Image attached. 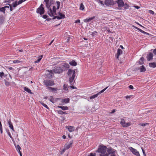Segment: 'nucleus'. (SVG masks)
I'll return each mask as SVG.
<instances>
[{"label": "nucleus", "mask_w": 156, "mask_h": 156, "mask_svg": "<svg viewBox=\"0 0 156 156\" xmlns=\"http://www.w3.org/2000/svg\"><path fill=\"white\" fill-rule=\"evenodd\" d=\"M107 147L103 145L99 146L98 149L96 151L97 152L100 153V156H108L107 154Z\"/></svg>", "instance_id": "obj_1"}, {"label": "nucleus", "mask_w": 156, "mask_h": 156, "mask_svg": "<svg viewBox=\"0 0 156 156\" xmlns=\"http://www.w3.org/2000/svg\"><path fill=\"white\" fill-rule=\"evenodd\" d=\"M48 14L51 17H52L54 16L57 15L56 12V7L55 6H53V10L51 8L49 9V10L48 11Z\"/></svg>", "instance_id": "obj_2"}, {"label": "nucleus", "mask_w": 156, "mask_h": 156, "mask_svg": "<svg viewBox=\"0 0 156 156\" xmlns=\"http://www.w3.org/2000/svg\"><path fill=\"white\" fill-rule=\"evenodd\" d=\"M43 83L48 88V87L54 85V83L53 80H44Z\"/></svg>", "instance_id": "obj_3"}, {"label": "nucleus", "mask_w": 156, "mask_h": 156, "mask_svg": "<svg viewBox=\"0 0 156 156\" xmlns=\"http://www.w3.org/2000/svg\"><path fill=\"white\" fill-rule=\"evenodd\" d=\"M61 65L59 67H55L54 69L51 70V71L54 72L55 73H60L63 72V70L62 69Z\"/></svg>", "instance_id": "obj_4"}, {"label": "nucleus", "mask_w": 156, "mask_h": 156, "mask_svg": "<svg viewBox=\"0 0 156 156\" xmlns=\"http://www.w3.org/2000/svg\"><path fill=\"white\" fill-rule=\"evenodd\" d=\"M44 5L41 4L39 8L37 9L36 12L40 14L41 15H42L44 12V8L43 7Z\"/></svg>", "instance_id": "obj_5"}, {"label": "nucleus", "mask_w": 156, "mask_h": 156, "mask_svg": "<svg viewBox=\"0 0 156 156\" xmlns=\"http://www.w3.org/2000/svg\"><path fill=\"white\" fill-rule=\"evenodd\" d=\"M108 87H107L105 89H103L102 90H101L100 92H99L97 94H94V95L91 96L90 98V99H93L95 98H96L97 97L98 95L100 94L101 93H103V92H104L108 88Z\"/></svg>", "instance_id": "obj_6"}, {"label": "nucleus", "mask_w": 156, "mask_h": 156, "mask_svg": "<svg viewBox=\"0 0 156 156\" xmlns=\"http://www.w3.org/2000/svg\"><path fill=\"white\" fill-rule=\"evenodd\" d=\"M105 4L108 6L113 5L115 4V1L113 0H105Z\"/></svg>", "instance_id": "obj_7"}, {"label": "nucleus", "mask_w": 156, "mask_h": 156, "mask_svg": "<svg viewBox=\"0 0 156 156\" xmlns=\"http://www.w3.org/2000/svg\"><path fill=\"white\" fill-rule=\"evenodd\" d=\"M130 150L132 153L136 156H140L139 152L138 151L136 150L133 148L132 147H130L129 148Z\"/></svg>", "instance_id": "obj_8"}, {"label": "nucleus", "mask_w": 156, "mask_h": 156, "mask_svg": "<svg viewBox=\"0 0 156 156\" xmlns=\"http://www.w3.org/2000/svg\"><path fill=\"white\" fill-rule=\"evenodd\" d=\"M75 71L70 69H68V75L69 76L73 77L75 76Z\"/></svg>", "instance_id": "obj_9"}, {"label": "nucleus", "mask_w": 156, "mask_h": 156, "mask_svg": "<svg viewBox=\"0 0 156 156\" xmlns=\"http://www.w3.org/2000/svg\"><path fill=\"white\" fill-rule=\"evenodd\" d=\"M121 124L123 127H127L130 125V123L129 122H126L124 119L121 120Z\"/></svg>", "instance_id": "obj_10"}, {"label": "nucleus", "mask_w": 156, "mask_h": 156, "mask_svg": "<svg viewBox=\"0 0 156 156\" xmlns=\"http://www.w3.org/2000/svg\"><path fill=\"white\" fill-rule=\"evenodd\" d=\"M61 67L62 68V69L63 70V72L65 70H66L68 69L69 66V65L67 63H64L61 65Z\"/></svg>", "instance_id": "obj_11"}, {"label": "nucleus", "mask_w": 156, "mask_h": 156, "mask_svg": "<svg viewBox=\"0 0 156 156\" xmlns=\"http://www.w3.org/2000/svg\"><path fill=\"white\" fill-rule=\"evenodd\" d=\"M107 154L108 156L110 154H114L115 152V150L111 147L107 148Z\"/></svg>", "instance_id": "obj_12"}, {"label": "nucleus", "mask_w": 156, "mask_h": 156, "mask_svg": "<svg viewBox=\"0 0 156 156\" xmlns=\"http://www.w3.org/2000/svg\"><path fill=\"white\" fill-rule=\"evenodd\" d=\"M47 72H48L46 74V75L48 78H50L53 77L54 73V72L51 71V70H47Z\"/></svg>", "instance_id": "obj_13"}, {"label": "nucleus", "mask_w": 156, "mask_h": 156, "mask_svg": "<svg viewBox=\"0 0 156 156\" xmlns=\"http://www.w3.org/2000/svg\"><path fill=\"white\" fill-rule=\"evenodd\" d=\"M115 2L117 3L118 7L119 8H121L124 5V2L123 0H118Z\"/></svg>", "instance_id": "obj_14"}, {"label": "nucleus", "mask_w": 156, "mask_h": 156, "mask_svg": "<svg viewBox=\"0 0 156 156\" xmlns=\"http://www.w3.org/2000/svg\"><path fill=\"white\" fill-rule=\"evenodd\" d=\"M58 14L60 16H55L53 19H55L56 18H57V19L58 20H60L61 19L64 18L65 17V15L63 14L62 13L59 12L58 13Z\"/></svg>", "instance_id": "obj_15"}, {"label": "nucleus", "mask_w": 156, "mask_h": 156, "mask_svg": "<svg viewBox=\"0 0 156 156\" xmlns=\"http://www.w3.org/2000/svg\"><path fill=\"white\" fill-rule=\"evenodd\" d=\"M66 128L70 132L74 131L75 128L73 126H66Z\"/></svg>", "instance_id": "obj_16"}, {"label": "nucleus", "mask_w": 156, "mask_h": 156, "mask_svg": "<svg viewBox=\"0 0 156 156\" xmlns=\"http://www.w3.org/2000/svg\"><path fill=\"white\" fill-rule=\"evenodd\" d=\"M153 54L152 52H149L147 56V60L148 61H150L153 59Z\"/></svg>", "instance_id": "obj_17"}, {"label": "nucleus", "mask_w": 156, "mask_h": 156, "mask_svg": "<svg viewBox=\"0 0 156 156\" xmlns=\"http://www.w3.org/2000/svg\"><path fill=\"white\" fill-rule=\"evenodd\" d=\"M73 143V141L72 140L69 142L67 144H66L65 146V147L66 149H68L72 147V144Z\"/></svg>", "instance_id": "obj_18"}, {"label": "nucleus", "mask_w": 156, "mask_h": 156, "mask_svg": "<svg viewBox=\"0 0 156 156\" xmlns=\"http://www.w3.org/2000/svg\"><path fill=\"white\" fill-rule=\"evenodd\" d=\"M122 53V51L121 49L119 48L117 50V53L116 55V58L119 59V56Z\"/></svg>", "instance_id": "obj_19"}, {"label": "nucleus", "mask_w": 156, "mask_h": 156, "mask_svg": "<svg viewBox=\"0 0 156 156\" xmlns=\"http://www.w3.org/2000/svg\"><path fill=\"white\" fill-rule=\"evenodd\" d=\"M75 76L70 77L69 78V83L71 85L74 84L75 83V80H74Z\"/></svg>", "instance_id": "obj_20"}, {"label": "nucleus", "mask_w": 156, "mask_h": 156, "mask_svg": "<svg viewBox=\"0 0 156 156\" xmlns=\"http://www.w3.org/2000/svg\"><path fill=\"white\" fill-rule=\"evenodd\" d=\"M8 123L9 125V127L12 129V131L13 132L15 131L14 129L13 128V126L12 125V122L11 121L9 120V121H8Z\"/></svg>", "instance_id": "obj_21"}, {"label": "nucleus", "mask_w": 156, "mask_h": 156, "mask_svg": "<svg viewBox=\"0 0 156 156\" xmlns=\"http://www.w3.org/2000/svg\"><path fill=\"white\" fill-rule=\"evenodd\" d=\"M70 99L69 98L62 99L61 102L63 103H68L69 102Z\"/></svg>", "instance_id": "obj_22"}, {"label": "nucleus", "mask_w": 156, "mask_h": 156, "mask_svg": "<svg viewBox=\"0 0 156 156\" xmlns=\"http://www.w3.org/2000/svg\"><path fill=\"white\" fill-rule=\"evenodd\" d=\"M95 18V16H93V17H90V18H87L86 19H84L83 20V21L84 22L87 23V22H89L90 21H91V20L94 19Z\"/></svg>", "instance_id": "obj_23"}, {"label": "nucleus", "mask_w": 156, "mask_h": 156, "mask_svg": "<svg viewBox=\"0 0 156 156\" xmlns=\"http://www.w3.org/2000/svg\"><path fill=\"white\" fill-rule=\"evenodd\" d=\"M140 72H145L146 70L145 67L143 65L140 67Z\"/></svg>", "instance_id": "obj_24"}, {"label": "nucleus", "mask_w": 156, "mask_h": 156, "mask_svg": "<svg viewBox=\"0 0 156 156\" xmlns=\"http://www.w3.org/2000/svg\"><path fill=\"white\" fill-rule=\"evenodd\" d=\"M69 63L72 66H76L77 65V62L74 60L70 61Z\"/></svg>", "instance_id": "obj_25"}, {"label": "nucleus", "mask_w": 156, "mask_h": 156, "mask_svg": "<svg viewBox=\"0 0 156 156\" xmlns=\"http://www.w3.org/2000/svg\"><path fill=\"white\" fill-rule=\"evenodd\" d=\"M24 90L30 94H33V93L31 92V90L29 88L25 87L24 88Z\"/></svg>", "instance_id": "obj_26"}, {"label": "nucleus", "mask_w": 156, "mask_h": 156, "mask_svg": "<svg viewBox=\"0 0 156 156\" xmlns=\"http://www.w3.org/2000/svg\"><path fill=\"white\" fill-rule=\"evenodd\" d=\"M149 65L150 67L154 68L156 67V63L154 62L150 63Z\"/></svg>", "instance_id": "obj_27"}, {"label": "nucleus", "mask_w": 156, "mask_h": 156, "mask_svg": "<svg viewBox=\"0 0 156 156\" xmlns=\"http://www.w3.org/2000/svg\"><path fill=\"white\" fill-rule=\"evenodd\" d=\"M47 89H49L50 91H57L58 89L57 88H54L50 87H48V88H47Z\"/></svg>", "instance_id": "obj_28"}, {"label": "nucleus", "mask_w": 156, "mask_h": 156, "mask_svg": "<svg viewBox=\"0 0 156 156\" xmlns=\"http://www.w3.org/2000/svg\"><path fill=\"white\" fill-rule=\"evenodd\" d=\"M42 57H43V56L42 55H41L39 56L38 57V59L37 60L35 61L34 62L36 63H38L39 62H40V61L41 60V59L42 58Z\"/></svg>", "instance_id": "obj_29"}, {"label": "nucleus", "mask_w": 156, "mask_h": 156, "mask_svg": "<svg viewBox=\"0 0 156 156\" xmlns=\"http://www.w3.org/2000/svg\"><path fill=\"white\" fill-rule=\"evenodd\" d=\"M15 147L16 149V150H17V152L18 153H20V152H21L20 151V150L21 149V148L20 147V145H17V146H16Z\"/></svg>", "instance_id": "obj_30"}, {"label": "nucleus", "mask_w": 156, "mask_h": 156, "mask_svg": "<svg viewBox=\"0 0 156 156\" xmlns=\"http://www.w3.org/2000/svg\"><path fill=\"white\" fill-rule=\"evenodd\" d=\"M58 113L59 114L63 115L66 114L67 113L66 112H64L62 110H59L58 111Z\"/></svg>", "instance_id": "obj_31"}, {"label": "nucleus", "mask_w": 156, "mask_h": 156, "mask_svg": "<svg viewBox=\"0 0 156 156\" xmlns=\"http://www.w3.org/2000/svg\"><path fill=\"white\" fill-rule=\"evenodd\" d=\"M17 1H16L15 2H13L12 3V6L14 8H15V7H16L18 5L17 4Z\"/></svg>", "instance_id": "obj_32"}, {"label": "nucleus", "mask_w": 156, "mask_h": 156, "mask_svg": "<svg viewBox=\"0 0 156 156\" xmlns=\"http://www.w3.org/2000/svg\"><path fill=\"white\" fill-rule=\"evenodd\" d=\"M140 60L142 62H140V61L139 62V63L140 65H141L143 64V62L144 60V58L142 57H141L140 59Z\"/></svg>", "instance_id": "obj_33"}, {"label": "nucleus", "mask_w": 156, "mask_h": 156, "mask_svg": "<svg viewBox=\"0 0 156 156\" xmlns=\"http://www.w3.org/2000/svg\"><path fill=\"white\" fill-rule=\"evenodd\" d=\"M84 9V6L83 3H81L80 5V9L83 11Z\"/></svg>", "instance_id": "obj_34"}, {"label": "nucleus", "mask_w": 156, "mask_h": 156, "mask_svg": "<svg viewBox=\"0 0 156 156\" xmlns=\"http://www.w3.org/2000/svg\"><path fill=\"white\" fill-rule=\"evenodd\" d=\"M68 85L67 84H64L63 85V89L66 90H68Z\"/></svg>", "instance_id": "obj_35"}, {"label": "nucleus", "mask_w": 156, "mask_h": 156, "mask_svg": "<svg viewBox=\"0 0 156 156\" xmlns=\"http://www.w3.org/2000/svg\"><path fill=\"white\" fill-rule=\"evenodd\" d=\"M54 98H53V96H51L50 97L49 100L52 103H54Z\"/></svg>", "instance_id": "obj_36"}, {"label": "nucleus", "mask_w": 156, "mask_h": 156, "mask_svg": "<svg viewBox=\"0 0 156 156\" xmlns=\"http://www.w3.org/2000/svg\"><path fill=\"white\" fill-rule=\"evenodd\" d=\"M136 29L139 30L140 32H141L142 33H143V34H145L147 33L146 32L142 30L141 29L138 28L136 27Z\"/></svg>", "instance_id": "obj_37"}, {"label": "nucleus", "mask_w": 156, "mask_h": 156, "mask_svg": "<svg viewBox=\"0 0 156 156\" xmlns=\"http://www.w3.org/2000/svg\"><path fill=\"white\" fill-rule=\"evenodd\" d=\"M5 9L4 7H2V8H0V11L3 12L4 13H5Z\"/></svg>", "instance_id": "obj_38"}, {"label": "nucleus", "mask_w": 156, "mask_h": 156, "mask_svg": "<svg viewBox=\"0 0 156 156\" xmlns=\"http://www.w3.org/2000/svg\"><path fill=\"white\" fill-rule=\"evenodd\" d=\"M56 3L57 5V9H59L60 5V2L59 1H56Z\"/></svg>", "instance_id": "obj_39"}, {"label": "nucleus", "mask_w": 156, "mask_h": 156, "mask_svg": "<svg viewBox=\"0 0 156 156\" xmlns=\"http://www.w3.org/2000/svg\"><path fill=\"white\" fill-rule=\"evenodd\" d=\"M26 0H19V1L17 2V4L18 5L21 4L23 2H25Z\"/></svg>", "instance_id": "obj_40"}, {"label": "nucleus", "mask_w": 156, "mask_h": 156, "mask_svg": "<svg viewBox=\"0 0 156 156\" xmlns=\"http://www.w3.org/2000/svg\"><path fill=\"white\" fill-rule=\"evenodd\" d=\"M41 104L44 107L47 108V109H49V108L48 107V106L45 104H44L43 103H41Z\"/></svg>", "instance_id": "obj_41"}, {"label": "nucleus", "mask_w": 156, "mask_h": 156, "mask_svg": "<svg viewBox=\"0 0 156 156\" xmlns=\"http://www.w3.org/2000/svg\"><path fill=\"white\" fill-rule=\"evenodd\" d=\"M68 109L69 108L67 106H63L62 110H68Z\"/></svg>", "instance_id": "obj_42"}, {"label": "nucleus", "mask_w": 156, "mask_h": 156, "mask_svg": "<svg viewBox=\"0 0 156 156\" xmlns=\"http://www.w3.org/2000/svg\"><path fill=\"white\" fill-rule=\"evenodd\" d=\"M96 153H90L88 155V156H96Z\"/></svg>", "instance_id": "obj_43"}, {"label": "nucleus", "mask_w": 156, "mask_h": 156, "mask_svg": "<svg viewBox=\"0 0 156 156\" xmlns=\"http://www.w3.org/2000/svg\"><path fill=\"white\" fill-rule=\"evenodd\" d=\"M123 6H124V8L125 9H127L129 7V5L127 4H124V5Z\"/></svg>", "instance_id": "obj_44"}, {"label": "nucleus", "mask_w": 156, "mask_h": 156, "mask_svg": "<svg viewBox=\"0 0 156 156\" xmlns=\"http://www.w3.org/2000/svg\"><path fill=\"white\" fill-rule=\"evenodd\" d=\"M5 85L6 86H8L10 85V83L9 82L7 81L6 80H5Z\"/></svg>", "instance_id": "obj_45"}, {"label": "nucleus", "mask_w": 156, "mask_h": 156, "mask_svg": "<svg viewBox=\"0 0 156 156\" xmlns=\"http://www.w3.org/2000/svg\"><path fill=\"white\" fill-rule=\"evenodd\" d=\"M21 62V61L19 60H15L13 61V62L14 63H20Z\"/></svg>", "instance_id": "obj_46"}, {"label": "nucleus", "mask_w": 156, "mask_h": 156, "mask_svg": "<svg viewBox=\"0 0 156 156\" xmlns=\"http://www.w3.org/2000/svg\"><path fill=\"white\" fill-rule=\"evenodd\" d=\"M7 133L9 135V137L12 140H13V138H12V137L11 135V133H10L9 132V131H8L7 132Z\"/></svg>", "instance_id": "obj_47"}, {"label": "nucleus", "mask_w": 156, "mask_h": 156, "mask_svg": "<svg viewBox=\"0 0 156 156\" xmlns=\"http://www.w3.org/2000/svg\"><path fill=\"white\" fill-rule=\"evenodd\" d=\"M67 149L64 147V148L60 152V154H62Z\"/></svg>", "instance_id": "obj_48"}, {"label": "nucleus", "mask_w": 156, "mask_h": 156, "mask_svg": "<svg viewBox=\"0 0 156 156\" xmlns=\"http://www.w3.org/2000/svg\"><path fill=\"white\" fill-rule=\"evenodd\" d=\"M97 33L96 31H94L93 32H92L91 35L92 36H94L95 35H96L97 34Z\"/></svg>", "instance_id": "obj_49"}, {"label": "nucleus", "mask_w": 156, "mask_h": 156, "mask_svg": "<svg viewBox=\"0 0 156 156\" xmlns=\"http://www.w3.org/2000/svg\"><path fill=\"white\" fill-rule=\"evenodd\" d=\"M148 12L149 13H150V14H151L152 15H153L154 13V12L152 10H149Z\"/></svg>", "instance_id": "obj_50"}, {"label": "nucleus", "mask_w": 156, "mask_h": 156, "mask_svg": "<svg viewBox=\"0 0 156 156\" xmlns=\"http://www.w3.org/2000/svg\"><path fill=\"white\" fill-rule=\"evenodd\" d=\"M96 1L98 3H100L101 5H103V2L101 0H96Z\"/></svg>", "instance_id": "obj_51"}, {"label": "nucleus", "mask_w": 156, "mask_h": 156, "mask_svg": "<svg viewBox=\"0 0 156 156\" xmlns=\"http://www.w3.org/2000/svg\"><path fill=\"white\" fill-rule=\"evenodd\" d=\"M141 149H142V152H143V153L144 156H146V154L145 153V151L144 150L143 148L141 147Z\"/></svg>", "instance_id": "obj_52"}, {"label": "nucleus", "mask_w": 156, "mask_h": 156, "mask_svg": "<svg viewBox=\"0 0 156 156\" xmlns=\"http://www.w3.org/2000/svg\"><path fill=\"white\" fill-rule=\"evenodd\" d=\"M4 75V73L3 72H2L1 73L0 72V77H1V78H2V76Z\"/></svg>", "instance_id": "obj_53"}, {"label": "nucleus", "mask_w": 156, "mask_h": 156, "mask_svg": "<svg viewBox=\"0 0 156 156\" xmlns=\"http://www.w3.org/2000/svg\"><path fill=\"white\" fill-rule=\"evenodd\" d=\"M3 22V20L2 17H0V23H2Z\"/></svg>", "instance_id": "obj_54"}, {"label": "nucleus", "mask_w": 156, "mask_h": 156, "mask_svg": "<svg viewBox=\"0 0 156 156\" xmlns=\"http://www.w3.org/2000/svg\"><path fill=\"white\" fill-rule=\"evenodd\" d=\"M9 5L10 7V10L11 11H12L13 10V9H12V6H11V5L10 4H8Z\"/></svg>", "instance_id": "obj_55"}, {"label": "nucleus", "mask_w": 156, "mask_h": 156, "mask_svg": "<svg viewBox=\"0 0 156 156\" xmlns=\"http://www.w3.org/2000/svg\"><path fill=\"white\" fill-rule=\"evenodd\" d=\"M148 124V123H141L140 125L142 126H146Z\"/></svg>", "instance_id": "obj_56"}, {"label": "nucleus", "mask_w": 156, "mask_h": 156, "mask_svg": "<svg viewBox=\"0 0 156 156\" xmlns=\"http://www.w3.org/2000/svg\"><path fill=\"white\" fill-rule=\"evenodd\" d=\"M129 88L130 89H133V87L132 85H130L129 86Z\"/></svg>", "instance_id": "obj_57"}, {"label": "nucleus", "mask_w": 156, "mask_h": 156, "mask_svg": "<svg viewBox=\"0 0 156 156\" xmlns=\"http://www.w3.org/2000/svg\"><path fill=\"white\" fill-rule=\"evenodd\" d=\"M109 39L112 41H113L114 37L112 36H110L109 37Z\"/></svg>", "instance_id": "obj_58"}, {"label": "nucleus", "mask_w": 156, "mask_h": 156, "mask_svg": "<svg viewBox=\"0 0 156 156\" xmlns=\"http://www.w3.org/2000/svg\"><path fill=\"white\" fill-rule=\"evenodd\" d=\"M48 16L47 15H44L43 16V18L44 19H45L47 18Z\"/></svg>", "instance_id": "obj_59"}, {"label": "nucleus", "mask_w": 156, "mask_h": 156, "mask_svg": "<svg viewBox=\"0 0 156 156\" xmlns=\"http://www.w3.org/2000/svg\"><path fill=\"white\" fill-rule=\"evenodd\" d=\"M153 52L154 55H156V48L154 49Z\"/></svg>", "instance_id": "obj_60"}, {"label": "nucleus", "mask_w": 156, "mask_h": 156, "mask_svg": "<svg viewBox=\"0 0 156 156\" xmlns=\"http://www.w3.org/2000/svg\"><path fill=\"white\" fill-rule=\"evenodd\" d=\"M0 131L1 133L2 134L3 133L2 127H0Z\"/></svg>", "instance_id": "obj_61"}, {"label": "nucleus", "mask_w": 156, "mask_h": 156, "mask_svg": "<svg viewBox=\"0 0 156 156\" xmlns=\"http://www.w3.org/2000/svg\"><path fill=\"white\" fill-rule=\"evenodd\" d=\"M134 7L137 9H138L140 8L139 6L137 5L134 6Z\"/></svg>", "instance_id": "obj_62"}, {"label": "nucleus", "mask_w": 156, "mask_h": 156, "mask_svg": "<svg viewBox=\"0 0 156 156\" xmlns=\"http://www.w3.org/2000/svg\"><path fill=\"white\" fill-rule=\"evenodd\" d=\"M44 1L46 3V4H47L48 3L49 1V0H44Z\"/></svg>", "instance_id": "obj_63"}, {"label": "nucleus", "mask_w": 156, "mask_h": 156, "mask_svg": "<svg viewBox=\"0 0 156 156\" xmlns=\"http://www.w3.org/2000/svg\"><path fill=\"white\" fill-rule=\"evenodd\" d=\"M131 97V95H129V96L127 95L126 96V99H128V98H130Z\"/></svg>", "instance_id": "obj_64"}]
</instances>
